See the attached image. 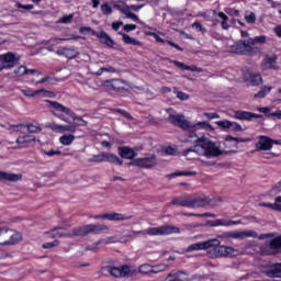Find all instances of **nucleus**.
<instances>
[{
    "label": "nucleus",
    "mask_w": 281,
    "mask_h": 281,
    "mask_svg": "<svg viewBox=\"0 0 281 281\" xmlns=\"http://www.w3.org/2000/svg\"><path fill=\"white\" fill-rule=\"evenodd\" d=\"M182 155L187 159H196V157L213 159L214 157H221V155H223V148H221V142H214L206 138L201 144L184 149Z\"/></svg>",
    "instance_id": "obj_1"
},
{
    "label": "nucleus",
    "mask_w": 281,
    "mask_h": 281,
    "mask_svg": "<svg viewBox=\"0 0 281 281\" xmlns=\"http://www.w3.org/2000/svg\"><path fill=\"white\" fill-rule=\"evenodd\" d=\"M268 41L267 35L256 36L254 38L241 40L228 47L229 54H239L247 56L249 54L260 53V48L254 47L255 45H265Z\"/></svg>",
    "instance_id": "obj_2"
},
{
    "label": "nucleus",
    "mask_w": 281,
    "mask_h": 281,
    "mask_svg": "<svg viewBox=\"0 0 281 281\" xmlns=\"http://www.w3.org/2000/svg\"><path fill=\"white\" fill-rule=\"evenodd\" d=\"M188 135H187V142H190L192 144H196V142L203 143L205 142V133L209 131H214V127L210 125L207 121L198 122V123H189V127H187Z\"/></svg>",
    "instance_id": "obj_3"
},
{
    "label": "nucleus",
    "mask_w": 281,
    "mask_h": 281,
    "mask_svg": "<svg viewBox=\"0 0 281 281\" xmlns=\"http://www.w3.org/2000/svg\"><path fill=\"white\" fill-rule=\"evenodd\" d=\"M168 236V234H181V229L176 226L165 225L159 227H149L145 231H132L131 234L125 235V238H133V236Z\"/></svg>",
    "instance_id": "obj_4"
},
{
    "label": "nucleus",
    "mask_w": 281,
    "mask_h": 281,
    "mask_svg": "<svg viewBox=\"0 0 281 281\" xmlns=\"http://www.w3.org/2000/svg\"><path fill=\"white\" fill-rule=\"evenodd\" d=\"M23 241V235L12 228L0 227V245L10 247Z\"/></svg>",
    "instance_id": "obj_5"
},
{
    "label": "nucleus",
    "mask_w": 281,
    "mask_h": 281,
    "mask_svg": "<svg viewBox=\"0 0 281 281\" xmlns=\"http://www.w3.org/2000/svg\"><path fill=\"white\" fill-rule=\"evenodd\" d=\"M55 111H59V113H65L66 115H69V117H72V120L76 122L75 126H87V121H85L82 117L76 115L69 108L63 105L59 102L56 101H47Z\"/></svg>",
    "instance_id": "obj_6"
},
{
    "label": "nucleus",
    "mask_w": 281,
    "mask_h": 281,
    "mask_svg": "<svg viewBox=\"0 0 281 281\" xmlns=\"http://www.w3.org/2000/svg\"><path fill=\"white\" fill-rule=\"evenodd\" d=\"M166 113H169L167 120L173 126H179L182 131H188V128H190V121L186 120V115L175 114V110L172 108L166 109Z\"/></svg>",
    "instance_id": "obj_7"
},
{
    "label": "nucleus",
    "mask_w": 281,
    "mask_h": 281,
    "mask_svg": "<svg viewBox=\"0 0 281 281\" xmlns=\"http://www.w3.org/2000/svg\"><path fill=\"white\" fill-rule=\"evenodd\" d=\"M217 238L225 240V238H234L235 240H245V238H258V233L255 231H234L225 232L222 235H217Z\"/></svg>",
    "instance_id": "obj_8"
},
{
    "label": "nucleus",
    "mask_w": 281,
    "mask_h": 281,
    "mask_svg": "<svg viewBox=\"0 0 281 281\" xmlns=\"http://www.w3.org/2000/svg\"><path fill=\"white\" fill-rule=\"evenodd\" d=\"M128 166H136V168L150 170V168H155V166H157V155L150 154L143 158H135L128 164Z\"/></svg>",
    "instance_id": "obj_9"
},
{
    "label": "nucleus",
    "mask_w": 281,
    "mask_h": 281,
    "mask_svg": "<svg viewBox=\"0 0 281 281\" xmlns=\"http://www.w3.org/2000/svg\"><path fill=\"white\" fill-rule=\"evenodd\" d=\"M108 273H110V276H112V278H133L135 271H133L131 269V266L128 265H123V266H119V267H112L109 266L106 268Z\"/></svg>",
    "instance_id": "obj_10"
},
{
    "label": "nucleus",
    "mask_w": 281,
    "mask_h": 281,
    "mask_svg": "<svg viewBox=\"0 0 281 281\" xmlns=\"http://www.w3.org/2000/svg\"><path fill=\"white\" fill-rule=\"evenodd\" d=\"M20 60L21 58L16 57V55L13 53H5L0 55V71H3V69H12V67H16Z\"/></svg>",
    "instance_id": "obj_11"
},
{
    "label": "nucleus",
    "mask_w": 281,
    "mask_h": 281,
    "mask_svg": "<svg viewBox=\"0 0 281 281\" xmlns=\"http://www.w3.org/2000/svg\"><path fill=\"white\" fill-rule=\"evenodd\" d=\"M212 247L214 248L209 251L210 258H227V256H232V254L236 251L234 247L225 245L221 246V244Z\"/></svg>",
    "instance_id": "obj_12"
},
{
    "label": "nucleus",
    "mask_w": 281,
    "mask_h": 281,
    "mask_svg": "<svg viewBox=\"0 0 281 281\" xmlns=\"http://www.w3.org/2000/svg\"><path fill=\"white\" fill-rule=\"evenodd\" d=\"M218 245H221V240L213 238L206 241L192 244L187 248V251H201L203 249H211V247H218Z\"/></svg>",
    "instance_id": "obj_13"
},
{
    "label": "nucleus",
    "mask_w": 281,
    "mask_h": 281,
    "mask_svg": "<svg viewBox=\"0 0 281 281\" xmlns=\"http://www.w3.org/2000/svg\"><path fill=\"white\" fill-rule=\"evenodd\" d=\"M92 36L99 38L100 43L102 45H105V47H109V49H113V47H115V41H113V38H111V35L105 31H92Z\"/></svg>",
    "instance_id": "obj_14"
},
{
    "label": "nucleus",
    "mask_w": 281,
    "mask_h": 281,
    "mask_svg": "<svg viewBox=\"0 0 281 281\" xmlns=\"http://www.w3.org/2000/svg\"><path fill=\"white\" fill-rule=\"evenodd\" d=\"M23 180V173H12L0 170V181L1 183H18V181Z\"/></svg>",
    "instance_id": "obj_15"
},
{
    "label": "nucleus",
    "mask_w": 281,
    "mask_h": 281,
    "mask_svg": "<svg viewBox=\"0 0 281 281\" xmlns=\"http://www.w3.org/2000/svg\"><path fill=\"white\" fill-rule=\"evenodd\" d=\"M165 281H190V276L183 270H173L167 274Z\"/></svg>",
    "instance_id": "obj_16"
},
{
    "label": "nucleus",
    "mask_w": 281,
    "mask_h": 281,
    "mask_svg": "<svg viewBox=\"0 0 281 281\" xmlns=\"http://www.w3.org/2000/svg\"><path fill=\"white\" fill-rule=\"evenodd\" d=\"M261 69L263 71H267L269 69H278V56L272 55H266L263 60L261 61Z\"/></svg>",
    "instance_id": "obj_17"
},
{
    "label": "nucleus",
    "mask_w": 281,
    "mask_h": 281,
    "mask_svg": "<svg viewBox=\"0 0 281 281\" xmlns=\"http://www.w3.org/2000/svg\"><path fill=\"white\" fill-rule=\"evenodd\" d=\"M234 117H235V120H241V121L250 122V120H254V117H256L257 120H260V117H262V115L256 114V113H252V112L238 110V111H235Z\"/></svg>",
    "instance_id": "obj_18"
},
{
    "label": "nucleus",
    "mask_w": 281,
    "mask_h": 281,
    "mask_svg": "<svg viewBox=\"0 0 281 281\" xmlns=\"http://www.w3.org/2000/svg\"><path fill=\"white\" fill-rule=\"evenodd\" d=\"M120 157L122 159H135L137 157V153L135 149L127 147V146H121L117 148Z\"/></svg>",
    "instance_id": "obj_19"
},
{
    "label": "nucleus",
    "mask_w": 281,
    "mask_h": 281,
    "mask_svg": "<svg viewBox=\"0 0 281 281\" xmlns=\"http://www.w3.org/2000/svg\"><path fill=\"white\" fill-rule=\"evenodd\" d=\"M257 150H271L273 145H271V138L267 136H260L259 140L256 143Z\"/></svg>",
    "instance_id": "obj_20"
},
{
    "label": "nucleus",
    "mask_w": 281,
    "mask_h": 281,
    "mask_svg": "<svg viewBox=\"0 0 281 281\" xmlns=\"http://www.w3.org/2000/svg\"><path fill=\"white\" fill-rule=\"evenodd\" d=\"M212 203L210 198H196L190 200V207L199 209V207H207Z\"/></svg>",
    "instance_id": "obj_21"
},
{
    "label": "nucleus",
    "mask_w": 281,
    "mask_h": 281,
    "mask_svg": "<svg viewBox=\"0 0 281 281\" xmlns=\"http://www.w3.org/2000/svg\"><path fill=\"white\" fill-rule=\"evenodd\" d=\"M36 142V136L34 135H25L19 136L16 138V144H20L22 148H27V146H32Z\"/></svg>",
    "instance_id": "obj_22"
},
{
    "label": "nucleus",
    "mask_w": 281,
    "mask_h": 281,
    "mask_svg": "<svg viewBox=\"0 0 281 281\" xmlns=\"http://www.w3.org/2000/svg\"><path fill=\"white\" fill-rule=\"evenodd\" d=\"M268 278H281V263H274L266 270Z\"/></svg>",
    "instance_id": "obj_23"
},
{
    "label": "nucleus",
    "mask_w": 281,
    "mask_h": 281,
    "mask_svg": "<svg viewBox=\"0 0 281 281\" xmlns=\"http://www.w3.org/2000/svg\"><path fill=\"white\" fill-rule=\"evenodd\" d=\"M102 232H109V226L103 224H88V234H102Z\"/></svg>",
    "instance_id": "obj_24"
},
{
    "label": "nucleus",
    "mask_w": 281,
    "mask_h": 281,
    "mask_svg": "<svg viewBox=\"0 0 281 281\" xmlns=\"http://www.w3.org/2000/svg\"><path fill=\"white\" fill-rule=\"evenodd\" d=\"M104 217L106 221H131V218H133V215L125 216L121 213H105Z\"/></svg>",
    "instance_id": "obj_25"
},
{
    "label": "nucleus",
    "mask_w": 281,
    "mask_h": 281,
    "mask_svg": "<svg viewBox=\"0 0 281 281\" xmlns=\"http://www.w3.org/2000/svg\"><path fill=\"white\" fill-rule=\"evenodd\" d=\"M13 74L18 76V78H21L22 76H34L36 74L35 69H27L25 66H20L13 70Z\"/></svg>",
    "instance_id": "obj_26"
},
{
    "label": "nucleus",
    "mask_w": 281,
    "mask_h": 281,
    "mask_svg": "<svg viewBox=\"0 0 281 281\" xmlns=\"http://www.w3.org/2000/svg\"><path fill=\"white\" fill-rule=\"evenodd\" d=\"M70 235L71 236H89V224L72 228Z\"/></svg>",
    "instance_id": "obj_27"
},
{
    "label": "nucleus",
    "mask_w": 281,
    "mask_h": 281,
    "mask_svg": "<svg viewBox=\"0 0 281 281\" xmlns=\"http://www.w3.org/2000/svg\"><path fill=\"white\" fill-rule=\"evenodd\" d=\"M105 161H108L109 164H114L115 166H122V164H124V160L117 157V155L106 153V151H105Z\"/></svg>",
    "instance_id": "obj_28"
},
{
    "label": "nucleus",
    "mask_w": 281,
    "mask_h": 281,
    "mask_svg": "<svg viewBox=\"0 0 281 281\" xmlns=\"http://www.w3.org/2000/svg\"><path fill=\"white\" fill-rule=\"evenodd\" d=\"M122 37H123V43H125V45H138L142 46V42L131 37L128 34L120 32L119 33Z\"/></svg>",
    "instance_id": "obj_29"
},
{
    "label": "nucleus",
    "mask_w": 281,
    "mask_h": 281,
    "mask_svg": "<svg viewBox=\"0 0 281 281\" xmlns=\"http://www.w3.org/2000/svg\"><path fill=\"white\" fill-rule=\"evenodd\" d=\"M137 271L138 273H140V276H153V266L148 263H143L138 266Z\"/></svg>",
    "instance_id": "obj_30"
},
{
    "label": "nucleus",
    "mask_w": 281,
    "mask_h": 281,
    "mask_svg": "<svg viewBox=\"0 0 281 281\" xmlns=\"http://www.w3.org/2000/svg\"><path fill=\"white\" fill-rule=\"evenodd\" d=\"M58 229H63L61 227H56L50 231L52 238H71V233H64Z\"/></svg>",
    "instance_id": "obj_31"
},
{
    "label": "nucleus",
    "mask_w": 281,
    "mask_h": 281,
    "mask_svg": "<svg viewBox=\"0 0 281 281\" xmlns=\"http://www.w3.org/2000/svg\"><path fill=\"white\" fill-rule=\"evenodd\" d=\"M175 177H196V171H177L167 176L168 179H175Z\"/></svg>",
    "instance_id": "obj_32"
},
{
    "label": "nucleus",
    "mask_w": 281,
    "mask_h": 281,
    "mask_svg": "<svg viewBox=\"0 0 281 281\" xmlns=\"http://www.w3.org/2000/svg\"><path fill=\"white\" fill-rule=\"evenodd\" d=\"M74 139H76V136L72 134L64 135L59 137V143L63 144V146H71L74 144Z\"/></svg>",
    "instance_id": "obj_33"
},
{
    "label": "nucleus",
    "mask_w": 281,
    "mask_h": 281,
    "mask_svg": "<svg viewBox=\"0 0 281 281\" xmlns=\"http://www.w3.org/2000/svg\"><path fill=\"white\" fill-rule=\"evenodd\" d=\"M249 80H250V85H252V87L262 85V76H260V74L250 72Z\"/></svg>",
    "instance_id": "obj_34"
},
{
    "label": "nucleus",
    "mask_w": 281,
    "mask_h": 281,
    "mask_svg": "<svg viewBox=\"0 0 281 281\" xmlns=\"http://www.w3.org/2000/svg\"><path fill=\"white\" fill-rule=\"evenodd\" d=\"M164 271H168V265L158 263V265L151 266V274L164 273Z\"/></svg>",
    "instance_id": "obj_35"
},
{
    "label": "nucleus",
    "mask_w": 281,
    "mask_h": 281,
    "mask_svg": "<svg viewBox=\"0 0 281 281\" xmlns=\"http://www.w3.org/2000/svg\"><path fill=\"white\" fill-rule=\"evenodd\" d=\"M90 164H101L102 161H105V151L94 155L91 158L88 159Z\"/></svg>",
    "instance_id": "obj_36"
},
{
    "label": "nucleus",
    "mask_w": 281,
    "mask_h": 281,
    "mask_svg": "<svg viewBox=\"0 0 281 281\" xmlns=\"http://www.w3.org/2000/svg\"><path fill=\"white\" fill-rule=\"evenodd\" d=\"M36 95L37 98H55L56 93L49 90L40 89V90H36Z\"/></svg>",
    "instance_id": "obj_37"
},
{
    "label": "nucleus",
    "mask_w": 281,
    "mask_h": 281,
    "mask_svg": "<svg viewBox=\"0 0 281 281\" xmlns=\"http://www.w3.org/2000/svg\"><path fill=\"white\" fill-rule=\"evenodd\" d=\"M171 205H180L182 207H190V200L176 198L171 201Z\"/></svg>",
    "instance_id": "obj_38"
},
{
    "label": "nucleus",
    "mask_w": 281,
    "mask_h": 281,
    "mask_svg": "<svg viewBox=\"0 0 281 281\" xmlns=\"http://www.w3.org/2000/svg\"><path fill=\"white\" fill-rule=\"evenodd\" d=\"M114 8H117V10H120V12H122V14H124L126 16V19L130 16L131 12V7L130 5H120V4H115Z\"/></svg>",
    "instance_id": "obj_39"
},
{
    "label": "nucleus",
    "mask_w": 281,
    "mask_h": 281,
    "mask_svg": "<svg viewBox=\"0 0 281 281\" xmlns=\"http://www.w3.org/2000/svg\"><path fill=\"white\" fill-rule=\"evenodd\" d=\"M63 52L64 56L69 59L76 58V56H78V52H76L74 48H64Z\"/></svg>",
    "instance_id": "obj_40"
},
{
    "label": "nucleus",
    "mask_w": 281,
    "mask_h": 281,
    "mask_svg": "<svg viewBox=\"0 0 281 281\" xmlns=\"http://www.w3.org/2000/svg\"><path fill=\"white\" fill-rule=\"evenodd\" d=\"M71 21H74V13H70L68 15H64L63 18H59L57 20V23H61L64 25H68L69 23H71Z\"/></svg>",
    "instance_id": "obj_41"
},
{
    "label": "nucleus",
    "mask_w": 281,
    "mask_h": 281,
    "mask_svg": "<svg viewBox=\"0 0 281 281\" xmlns=\"http://www.w3.org/2000/svg\"><path fill=\"white\" fill-rule=\"evenodd\" d=\"M45 82L48 85H56V79L54 77L46 76L38 80L37 85H45Z\"/></svg>",
    "instance_id": "obj_42"
},
{
    "label": "nucleus",
    "mask_w": 281,
    "mask_h": 281,
    "mask_svg": "<svg viewBox=\"0 0 281 281\" xmlns=\"http://www.w3.org/2000/svg\"><path fill=\"white\" fill-rule=\"evenodd\" d=\"M15 8L30 12V10H34V4H22L21 2H15Z\"/></svg>",
    "instance_id": "obj_43"
},
{
    "label": "nucleus",
    "mask_w": 281,
    "mask_h": 281,
    "mask_svg": "<svg viewBox=\"0 0 281 281\" xmlns=\"http://www.w3.org/2000/svg\"><path fill=\"white\" fill-rule=\"evenodd\" d=\"M106 71L108 74H115V68L113 66H109L106 68H100L95 74V76H102Z\"/></svg>",
    "instance_id": "obj_44"
},
{
    "label": "nucleus",
    "mask_w": 281,
    "mask_h": 281,
    "mask_svg": "<svg viewBox=\"0 0 281 281\" xmlns=\"http://www.w3.org/2000/svg\"><path fill=\"white\" fill-rule=\"evenodd\" d=\"M9 128L11 131H14L15 133H23L25 134L26 127L23 124L20 125H10Z\"/></svg>",
    "instance_id": "obj_45"
},
{
    "label": "nucleus",
    "mask_w": 281,
    "mask_h": 281,
    "mask_svg": "<svg viewBox=\"0 0 281 281\" xmlns=\"http://www.w3.org/2000/svg\"><path fill=\"white\" fill-rule=\"evenodd\" d=\"M233 133H243V126L236 122H231L228 127Z\"/></svg>",
    "instance_id": "obj_46"
},
{
    "label": "nucleus",
    "mask_w": 281,
    "mask_h": 281,
    "mask_svg": "<svg viewBox=\"0 0 281 281\" xmlns=\"http://www.w3.org/2000/svg\"><path fill=\"white\" fill-rule=\"evenodd\" d=\"M245 21H247L248 23H256V13L247 11L245 13Z\"/></svg>",
    "instance_id": "obj_47"
},
{
    "label": "nucleus",
    "mask_w": 281,
    "mask_h": 281,
    "mask_svg": "<svg viewBox=\"0 0 281 281\" xmlns=\"http://www.w3.org/2000/svg\"><path fill=\"white\" fill-rule=\"evenodd\" d=\"M58 245H60V241L55 239L54 241L43 244L42 247L43 249H54V247H58Z\"/></svg>",
    "instance_id": "obj_48"
},
{
    "label": "nucleus",
    "mask_w": 281,
    "mask_h": 281,
    "mask_svg": "<svg viewBox=\"0 0 281 281\" xmlns=\"http://www.w3.org/2000/svg\"><path fill=\"white\" fill-rule=\"evenodd\" d=\"M217 126H220V128H224L225 131H227V128H229L231 124H232V121H227V120H224V121H217L215 123Z\"/></svg>",
    "instance_id": "obj_49"
},
{
    "label": "nucleus",
    "mask_w": 281,
    "mask_h": 281,
    "mask_svg": "<svg viewBox=\"0 0 281 281\" xmlns=\"http://www.w3.org/2000/svg\"><path fill=\"white\" fill-rule=\"evenodd\" d=\"M76 125H61V133H76Z\"/></svg>",
    "instance_id": "obj_50"
},
{
    "label": "nucleus",
    "mask_w": 281,
    "mask_h": 281,
    "mask_svg": "<svg viewBox=\"0 0 281 281\" xmlns=\"http://www.w3.org/2000/svg\"><path fill=\"white\" fill-rule=\"evenodd\" d=\"M101 11L103 14L109 15L112 14L113 8H111V5H109L108 3H104L101 5Z\"/></svg>",
    "instance_id": "obj_51"
},
{
    "label": "nucleus",
    "mask_w": 281,
    "mask_h": 281,
    "mask_svg": "<svg viewBox=\"0 0 281 281\" xmlns=\"http://www.w3.org/2000/svg\"><path fill=\"white\" fill-rule=\"evenodd\" d=\"M42 153L44 155H46L47 157H54L55 155H63V151L60 150H55V149H50V150H42Z\"/></svg>",
    "instance_id": "obj_52"
},
{
    "label": "nucleus",
    "mask_w": 281,
    "mask_h": 281,
    "mask_svg": "<svg viewBox=\"0 0 281 281\" xmlns=\"http://www.w3.org/2000/svg\"><path fill=\"white\" fill-rule=\"evenodd\" d=\"M116 113H120L121 115H123V117H125L126 120H133V115H131V113H128L125 110L122 109H116L114 110Z\"/></svg>",
    "instance_id": "obj_53"
},
{
    "label": "nucleus",
    "mask_w": 281,
    "mask_h": 281,
    "mask_svg": "<svg viewBox=\"0 0 281 281\" xmlns=\"http://www.w3.org/2000/svg\"><path fill=\"white\" fill-rule=\"evenodd\" d=\"M269 91H271V88H263L258 93H256L254 98H265V95H267Z\"/></svg>",
    "instance_id": "obj_54"
},
{
    "label": "nucleus",
    "mask_w": 281,
    "mask_h": 281,
    "mask_svg": "<svg viewBox=\"0 0 281 281\" xmlns=\"http://www.w3.org/2000/svg\"><path fill=\"white\" fill-rule=\"evenodd\" d=\"M49 128L55 131V133H63V125H58L56 123H49Z\"/></svg>",
    "instance_id": "obj_55"
},
{
    "label": "nucleus",
    "mask_w": 281,
    "mask_h": 281,
    "mask_svg": "<svg viewBox=\"0 0 281 281\" xmlns=\"http://www.w3.org/2000/svg\"><path fill=\"white\" fill-rule=\"evenodd\" d=\"M176 95H177L178 100H182V101L190 100V95L182 91H177Z\"/></svg>",
    "instance_id": "obj_56"
},
{
    "label": "nucleus",
    "mask_w": 281,
    "mask_h": 281,
    "mask_svg": "<svg viewBox=\"0 0 281 281\" xmlns=\"http://www.w3.org/2000/svg\"><path fill=\"white\" fill-rule=\"evenodd\" d=\"M203 116L206 117L207 120H218V117H221L218 113H211V112H204Z\"/></svg>",
    "instance_id": "obj_57"
},
{
    "label": "nucleus",
    "mask_w": 281,
    "mask_h": 281,
    "mask_svg": "<svg viewBox=\"0 0 281 281\" xmlns=\"http://www.w3.org/2000/svg\"><path fill=\"white\" fill-rule=\"evenodd\" d=\"M21 91L23 92V94H24L26 98H34V95H36V91H34V90L22 89Z\"/></svg>",
    "instance_id": "obj_58"
},
{
    "label": "nucleus",
    "mask_w": 281,
    "mask_h": 281,
    "mask_svg": "<svg viewBox=\"0 0 281 281\" xmlns=\"http://www.w3.org/2000/svg\"><path fill=\"white\" fill-rule=\"evenodd\" d=\"M147 120L149 124H153L154 126H157L159 124V119L153 116L151 114L147 116Z\"/></svg>",
    "instance_id": "obj_59"
},
{
    "label": "nucleus",
    "mask_w": 281,
    "mask_h": 281,
    "mask_svg": "<svg viewBox=\"0 0 281 281\" xmlns=\"http://www.w3.org/2000/svg\"><path fill=\"white\" fill-rule=\"evenodd\" d=\"M176 67H179V69H183L184 71H188V65L181 61L173 60L172 61Z\"/></svg>",
    "instance_id": "obj_60"
},
{
    "label": "nucleus",
    "mask_w": 281,
    "mask_h": 281,
    "mask_svg": "<svg viewBox=\"0 0 281 281\" xmlns=\"http://www.w3.org/2000/svg\"><path fill=\"white\" fill-rule=\"evenodd\" d=\"M122 25H124V22L122 21L112 22V30H114V32H117V30H120Z\"/></svg>",
    "instance_id": "obj_61"
},
{
    "label": "nucleus",
    "mask_w": 281,
    "mask_h": 281,
    "mask_svg": "<svg viewBox=\"0 0 281 281\" xmlns=\"http://www.w3.org/2000/svg\"><path fill=\"white\" fill-rule=\"evenodd\" d=\"M192 27H193L194 30H196V32H205V29H203V26H202L201 23H199V22H194V23L192 24Z\"/></svg>",
    "instance_id": "obj_62"
},
{
    "label": "nucleus",
    "mask_w": 281,
    "mask_h": 281,
    "mask_svg": "<svg viewBox=\"0 0 281 281\" xmlns=\"http://www.w3.org/2000/svg\"><path fill=\"white\" fill-rule=\"evenodd\" d=\"M274 210L281 212V196L276 198Z\"/></svg>",
    "instance_id": "obj_63"
},
{
    "label": "nucleus",
    "mask_w": 281,
    "mask_h": 281,
    "mask_svg": "<svg viewBox=\"0 0 281 281\" xmlns=\"http://www.w3.org/2000/svg\"><path fill=\"white\" fill-rule=\"evenodd\" d=\"M25 128H26L25 133H30V134L36 133V125L31 124V125L25 126Z\"/></svg>",
    "instance_id": "obj_64"
}]
</instances>
